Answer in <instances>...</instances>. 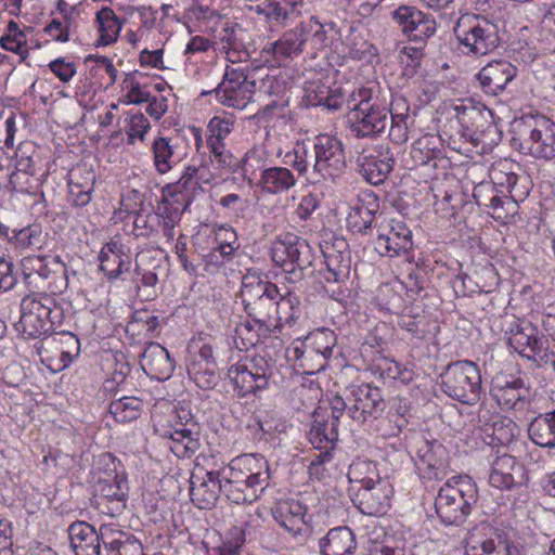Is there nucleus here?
Masks as SVG:
<instances>
[{
  "label": "nucleus",
  "instance_id": "nucleus-1",
  "mask_svg": "<svg viewBox=\"0 0 555 555\" xmlns=\"http://www.w3.org/2000/svg\"><path fill=\"white\" fill-rule=\"evenodd\" d=\"M219 474L223 494L235 504H251L269 486V465L261 454L236 456Z\"/></svg>",
  "mask_w": 555,
  "mask_h": 555
},
{
  "label": "nucleus",
  "instance_id": "nucleus-2",
  "mask_svg": "<svg viewBox=\"0 0 555 555\" xmlns=\"http://www.w3.org/2000/svg\"><path fill=\"white\" fill-rule=\"evenodd\" d=\"M67 532L75 555H142L141 542L113 524L95 530L86 521H75Z\"/></svg>",
  "mask_w": 555,
  "mask_h": 555
},
{
  "label": "nucleus",
  "instance_id": "nucleus-3",
  "mask_svg": "<svg viewBox=\"0 0 555 555\" xmlns=\"http://www.w3.org/2000/svg\"><path fill=\"white\" fill-rule=\"evenodd\" d=\"M348 105L347 124L356 138H376L385 131L391 108L378 92L362 87L352 92Z\"/></svg>",
  "mask_w": 555,
  "mask_h": 555
},
{
  "label": "nucleus",
  "instance_id": "nucleus-4",
  "mask_svg": "<svg viewBox=\"0 0 555 555\" xmlns=\"http://www.w3.org/2000/svg\"><path fill=\"white\" fill-rule=\"evenodd\" d=\"M65 314L55 293L33 292L21 301L20 326L29 338L47 335L59 328Z\"/></svg>",
  "mask_w": 555,
  "mask_h": 555
},
{
  "label": "nucleus",
  "instance_id": "nucleus-5",
  "mask_svg": "<svg viewBox=\"0 0 555 555\" xmlns=\"http://www.w3.org/2000/svg\"><path fill=\"white\" fill-rule=\"evenodd\" d=\"M478 489L467 475L453 476L438 491L435 509L440 520L448 526H461L477 503Z\"/></svg>",
  "mask_w": 555,
  "mask_h": 555
},
{
  "label": "nucleus",
  "instance_id": "nucleus-6",
  "mask_svg": "<svg viewBox=\"0 0 555 555\" xmlns=\"http://www.w3.org/2000/svg\"><path fill=\"white\" fill-rule=\"evenodd\" d=\"M241 299L245 312L258 325V328L270 331L274 324L279 287L262 279L256 271H248L242 278Z\"/></svg>",
  "mask_w": 555,
  "mask_h": 555
},
{
  "label": "nucleus",
  "instance_id": "nucleus-7",
  "mask_svg": "<svg viewBox=\"0 0 555 555\" xmlns=\"http://www.w3.org/2000/svg\"><path fill=\"white\" fill-rule=\"evenodd\" d=\"M453 34L462 52L467 55H486L501 43L498 22L481 14L461 15L453 27Z\"/></svg>",
  "mask_w": 555,
  "mask_h": 555
},
{
  "label": "nucleus",
  "instance_id": "nucleus-8",
  "mask_svg": "<svg viewBox=\"0 0 555 555\" xmlns=\"http://www.w3.org/2000/svg\"><path fill=\"white\" fill-rule=\"evenodd\" d=\"M440 378L442 391L462 404H477L485 392L480 369L470 360L449 363Z\"/></svg>",
  "mask_w": 555,
  "mask_h": 555
},
{
  "label": "nucleus",
  "instance_id": "nucleus-9",
  "mask_svg": "<svg viewBox=\"0 0 555 555\" xmlns=\"http://www.w3.org/2000/svg\"><path fill=\"white\" fill-rule=\"evenodd\" d=\"M519 147L533 158L555 157V122L542 114L524 115L517 122Z\"/></svg>",
  "mask_w": 555,
  "mask_h": 555
},
{
  "label": "nucleus",
  "instance_id": "nucleus-10",
  "mask_svg": "<svg viewBox=\"0 0 555 555\" xmlns=\"http://www.w3.org/2000/svg\"><path fill=\"white\" fill-rule=\"evenodd\" d=\"M271 259L286 275V280L296 283L305 278V271L314 261L313 248L296 235L286 234L272 243Z\"/></svg>",
  "mask_w": 555,
  "mask_h": 555
},
{
  "label": "nucleus",
  "instance_id": "nucleus-11",
  "mask_svg": "<svg viewBox=\"0 0 555 555\" xmlns=\"http://www.w3.org/2000/svg\"><path fill=\"white\" fill-rule=\"evenodd\" d=\"M255 90L256 80L247 67L228 65L219 85L211 91H203L201 95L215 93L221 105L244 109L253 100Z\"/></svg>",
  "mask_w": 555,
  "mask_h": 555
},
{
  "label": "nucleus",
  "instance_id": "nucleus-12",
  "mask_svg": "<svg viewBox=\"0 0 555 555\" xmlns=\"http://www.w3.org/2000/svg\"><path fill=\"white\" fill-rule=\"evenodd\" d=\"M467 555H520L513 530L493 528L488 522H480L466 535Z\"/></svg>",
  "mask_w": 555,
  "mask_h": 555
},
{
  "label": "nucleus",
  "instance_id": "nucleus-13",
  "mask_svg": "<svg viewBox=\"0 0 555 555\" xmlns=\"http://www.w3.org/2000/svg\"><path fill=\"white\" fill-rule=\"evenodd\" d=\"M314 163L312 175L319 179L335 181L347 168L344 143L333 134L321 133L313 139Z\"/></svg>",
  "mask_w": 555,
  "mask_h": 555
},
{
  "label": "nucleus",
  "instance_id": "nucleus-14",
  "mask_svg": "<svg viewBox=\"0 0 555 555\" xmlns=\"http://www.w3.org/2000/svg\"><path fill=\"white\" fill-rule=\"evenodd\" d=\"M477 424L483 434L485 443L500 452L508 448L519 434V428L512 418L493 412L485 403H481L477 411Z\"/></svg>",
  "mask_w": 555,
  "mask_h": 555
},
{
  "label": "nucleus",
  "instance_id": "nucleus-15",
  "mask_svg": "<svg viewBox=\"0 0 555 555\" xmlns=\"http://www.w3.org/2000/svg\"><path fill=\"white\" fill-rule=\"evenodd\" d=\"M375 249L382 256L396 257L412 248V231L404 221L383 218L375 223Z\"/></svg>",
  "mask_w": 555,
  "mask_h": 555
},
{
  "label": "nucleus",
  "instance_id": "nucleus-16",
  "mask_svg": "<svg viewBox=\"0 0 555 555\" xmlns=\"http://www.w3.org/2000/svg\"><path fill=\"white\" fill-rule=\"evenodd\" d=\"M455 117L460 124L461 137L478 146L492 127V113L483 105H475L473 101L454 105Z\"/></svg>",
  "mask_w": 555,
  "mask_h": 555
},
{
  "label": "nucleus",
  "instance_id": "nucleus-17",
  "mask_svg": "<svg viewBox=\"0 0 555 555\" xmlns=\"http://www.w3.org/2000/svg\"><path fill=\"white\" fill-rule=\"evenodd\" d=\"M349 402V420L364 424L377 418L385 409L382 391L370 384L352 385L347 396Z\"/></svg>",
  "mask_w": 555,
  "mask_h": 555
},
{
  "label": "nucleus",
  "instance_id": "nucleus-18",
  "mask_svg": "<svg viewBox=\"0 0 555 555\" xmlns=\"http://www.w3.org/2000/svg\"><path fill=\"white\" fill-rule=\"evenodd\" d=\"M358 165L361 176L371 184H382L395 165L393 153L388 146L375 145L365 149L358 156Z\"/></svg>",
  "mask_w": 555,
  "mask_h": 555
},
{
  "label": "nucleus",
  "instance_id": "nucleus-19",
  "mask_svg": "<svg viewBox=\"0 0 555 555\" xmlns=\"http://www.w3.org/2000/svg\"><path fill=\"white\" fill-rule=\"evenodd\" d=\"M392 487L389 480L382 478L374 485L357 488L351 500L359 511L369 516H382L390 507Z\"/></svg>",
  "mask_w": 555,
  "mask_h": 555
},
{
  "label": "nucleus",
  "instance_id": "nucleus-20",
  "mask_svg": "<svg viewBox=\"0 0 555 555\" xmlns=\"http://www.w3.org/2000/svg\"><path fill=\"white\" fill-rule=\"evenodd\" d=\"M22 272L25 282L30 285L36 276L49 280L50 286L59 288L57 280L67 285L66 266L59 256H28L22 259Z\"/></svg>",
  "mask_w": 555,
  "mask_h": 555
},
{
  "label": "nucleus",
  "instance_id": "nucleus-21",
  "mask_svg": "<svg viewBox=\"0 0 555 555\" xmlns=\"http://www.w3.org/2000/svg\"><path fill=\"white\" fill-rule=\"evenodd\" d=\"M490 395L502 409L524 410L530 392L521 378L501 374L492 379Z\"/></svg>",
  "mask_w": 555,
  "mask_h": 555
},
{
  "label": "nucleus",
  "instance_id": "nucleus-22",
  "mask_svg": "<svg viewBox=\"0 0 555 555\" xmlns=\"http://www.w3.org/2000/svg\"><path fill=\"white\" fill-rule=\"evenodd\" d=\"M380 204L376 194L363 192L358 196V203L350 208L347 216L348 228L357 234L372 235L376 230L375 223L380 222Z\"/></svg>",
  "mask_w": 555,
  "mask_h": 555
},
{
  "label": "nucleus",
  "instance_id": "nucleus-23",
  "mask_svg": "<svg viewBox=\"0 0 555 555\" xmlns=\"http://www.w3.org/2000/svg\"><path fill=\"white\" fill-rule=\"evenodd\" d=\"M274 520L297 542L302 543L309 532L307 507L297 500L279 501L271 509Z\"/></svg>",
  "mask_w": 555,
  "mask_h": 555
},
{
  "label": "nucleus",
  "instance_id": "nucleus-24",
  "mask_svg": "<svg viewBox=\"0 0 555 555\" xmlns=\"http://www.w3.org/2000/svg\"><path fill=\"white\" fill-rule=\"evenodd\" d=\"M302 0H258L244 2L247 12L256 14L269 24L285 26L294 16L301 14Z\"/></svg>",
  "mask_w": 555,
  "mask_h": 555
},
{
  "label": "nucleus",
  "instance_id": "nucleus-25",
  "mask_svg": "<svg viewBox=\"0 0 555 555\" xmlns=\"http://www.w3.org/2000/svg\"><path fill=\"white\" fill-rule=\"evenodd\" d=\"M186 422L173 420V424L164 433L170 440L169 449L178 457H191L199 448V428L194 417Z\"/></svg>",
  "mask_w": 555,
  "mask_h": 555
},
{
  "label": "nucleus",
  "instance_id": "nucleus-26",
  "mask_svg": "<svg viewBox=\"0 0 555 555\" xmlns=\"http://www.w3.org/2000/svg\"><path fill=\"white\" fill-rule=\"evenodd\" d=\"M517 76V67L507 60H493L477 74L482 91L488 95H498Z\"/></svg>",
  "mask_w": 555,
  "mask_h": 555
},
{
  "label": "nucleus",
  "instance_id": "nucleus-27",
  "mask_svg": "<svg viewBox=\"0 0 555 555\" xmlns=\"http://www.w3.org/2000/svg\"><path fill=\"white\" fill-rule=\"evenodd\" d=\"M524 479V467L516 459L506 452L495 451V459L491 463L489 483L499 490H509L520 485Z\"/></svg>",
  "mask_w": 555,
  "mask_h": 555
},
{
  "label": "nucleus",
  "instance_id": "nucleus-28",
  "mask_svg": "<svg viewBox=\"0 0 555 555\" xmlns=\"http://www.w3.org/2000/svg\"><path fill=\"white\" fill-rule=\"evenodd\" d=\"M248 38L247 30L240 24L224 23L217 35V49L225 54L229 62L241 63L249 56L246 47Z\"/></svg>",
  "mask_w": 555,
  "mask_h": 555
},
{
  "label": "nucleus",
  "instance_id": "nucleus-29",
  "mask_svg": "<svg viewBox=\"0 0 555 555\" xmlns=\"http://www.w3.org/2000/svg\"><path fill=\"white\" fill-rule=\"evenodd\" d=\"M326 269L321 272L326 283L340 284L349 279L351 269L350 251L347 244L340 241L337 245H326L322 248Z\"/></svg>",
  "mask_w": 555,
  "mask_h": 555
},
{
  "label": "nucleus",
  "instance_id": "nucleus-30",
  "mask_svg": "<svg viewBox=\"0 0 555 555\" xmlns=\"http://www.w3.org/2000/svg\"><path fill=\"white\" fill-rule=\"evenodd\" d=\"M175 365L168 350L158 343H150L141 356V367L151 378L157 380L168 379Z\"/></svg>",
  "mask_w": 555,
  "mask_h": 555
},
{
  "label": "nucleus",
  "instance_id": "nucleus-31",
  "mask_svg": "<svg viewBox=\"0 0 555 555\" xmlns=\"http://www.w3.org/2000/svg\"><path fill=\"white\" fill-rule=\"evenodd\" d=\"M221 492L223 493V487L219 470L207 472L204 478L191 479L190 496L194 505L201 509L215 506Z\"/></svg>",
  "mask_w": 555,
  "mask_h": 555
},
{
  "label": "nucleus",
  "instance_id": "nucleus-32",
  "mask_svg": "<svg viewBox=\"0 0 555 555\" xmlns=\"http://www.w3.org/2000/svg\"><path fill=\"white\" fill-rule=\"evenodd\" d=\"M321 555H353L357 540L353 531L347 526L332 528L319 540Z\"/></svg>",
  "mask_w": 555,
  "mask_h": 555
},
{
  "label": "nucleus",
  "instance_id": "nucleus-33",
  "mask_svg": "<svg viewBox=\"0 0 555 555\" xmlns=\"http://www.w3.org/2000/svg\"><path fill=\"white\" fill-rule=\"evenodd\" d=\"M127 493L121 481L100 480L96 505L103 514L116 517L126 507Z\"/></svg>",
  "mask_w": 555,
  "mask_h": 555
},
{
  "label": "nucleus",
  "instance_id": "nucleus-34",
  "mask_svg": "<svg viewBox=\"0 0 555 555\" xmlns=\"http://www.w3.org/2000/svg\"><path fill=\"white\" fill-rule=\"evenodd\" d=\"M307 29L306 24L300 22L294 28L284 31L276 41L271 43L270 50L273 51L274 56L293 60L300 55L307 43Z\"/></svg>",
  "mask_w": 555,
  "mask_h": 555
},
{
  "label": "nucleus",
  "instance_id": "nucleus-35",
  "mask_svg": "<svg viewBox=\"0 0 555 555\" xmlns=\"http://www.w3.org/2000/svg\"><path fill=\"white\" fill-rule=\"evenodd\" d=\"M296 184L297 177L285 166H270L261 170L259 185L267 194H282L288 192Z\"/></svg>",
  "mask_w": 555,
  "mask_h": 555
},
{
  "label": "nucleus",
  "instance_id": "nucleus-36",
  "mask_svg": "<svg viewBox=\"0 0 555 555\" xmlns=\"http://www.w3.org/2000/svg\"><path fill=\"white\" fill-rule=\"evenodd\" d=\"M410 107L404 99H396L390 109L389 139L395 144H403L409 140L410 129L414 124V117L410 115Z\"/></svg>",
  "mask_w": 555,
  "mask_h": 555
},
{
  "label": "nucleus",
  "instance_id": "nucleus-37",
  "mask_svg": "<svg viewBox=\"0 0 555 555\" xmlns=\"http://www.w3.org/2000/svg\"><path fill=\"white\" fill-rule=\"evenodd\" d=\"M440 138L436 135H424L416 140L411 150V157L415 166L438 167V163L444 160L443 151L439 146Z\"/></svg>",
  "mask_w": 555,
  "mask_h": 555
},
{
  "label": "nucleus",
  "instance_id": "nucleus-38",
  "mask_svg": "<svg viewBox=\"0 0 555 555\" xmlns=\"http://www.w3.org/2000/svg\"><path fill=\"white\" fill-rule=\"evenodd\" d=\"M531 441L542 448H555V410L539 414L529 424Z\"/></svg>",
  "mask_w": 555,
  "mask_h": 555
},
{
  "label": "nucleus",
  "instance_id": "nucleus-39",
  "mask_svg": "<svg viewBox=\"0 0 555 555\" xmlns=\"http://www.w3.org/2000/svg\"><path fill=\"white\" fill-rule=\"evenodd\" d=\"M177 142L171 138L157 137L152 143L153 163L158 173L165 175L180 160L176 153Z\"/></svg>",
  "mask_w": 555,
  "mask_h": 555
},
{
  "label": "nucleus",
  "instance_id": "nucleus-40",
  "mask_svg": "<svg viewBox=\"0 0 555 555\" xmlns=\"http://www.w3.org/2000/svg\"><path fill=\"white\" fill-rule=\"evenodd\" d=\"M313 421L309 430V441L315 450L334 448L338 439V430L332 427L319 409L313 412Z\"/></svg>",
  "mask_w": 555,
  "mask_h": 555
},
{
  "label": "nucleus",
  "instance_id": "nucleus-41",
  "mask_svg": "<svg viewBox=\"0 0 555 555\" xmlns=\"http://www.w3.org/2000/svg\"><path fill=\"white\" fill-rule=\"evenodd\" d=\"M347 477L351 483V493L356 492L357 488H365L382 479L377 464L361 459H357L350 464Z\"/></svg>",
  "mask_w": 555,
  "mask_h": 555
},
{
  "label": "nucleus",
  "instance_id": "nucleus-42",
  "mask_svg": "<svg viewBox=\"0 0 555 555\" xmlns=\"http://www.w3.org/2000/svg\"><path fill=\"white\" fill-rule=\"evenodd\" d=\"M227 377L233 384L234 390L241 398L250 393L256 395L258 391L264 389L244 363L231 365L228 369Z\"/></svg>",
  "mask_w": 555,
  "mask_h": 555
},
{
  "label": "nucleus",
  "instance_id": "nucleus-43",
  "mask_svg": "<svg viewBox=\"0 0 555 555\" xmlns=\"http://www.w3.org/2000/svg\"><path fill=\"white\" fill-rule=\"evenodd\" d=\"M96 23L99 24L100 37L96 46H109L114 43L121 30V22L111 8H102L96 13Z\"/></svg>",
  "mask_w": 555,
  "mask_h": 555
},
{
  "label": "nucleus",
  "instance_id": "nucleus-44",
  "mask_svg": "<svg viewBox=\"0 0 555 555\" xmlns=\"http://www.w3.org/2000/svg\"><path fill=\"white\" fill-rule=\"evenodd\" d=\"M80 171L77 170L70 173L68 181L69 197L76 207H83L91 202V194L95 183V175L92 170H85L86 177L83 183H80L77 177Z\"/></svg>",
  "mask_w": 555,
  "mask_h": 555
},
{
  "label": "nucleus",
  "instance_id": "nucleus-45",
  "mask_svg": "<svg viewBox=\"0 0 555 555\" xmlns=\"http://www.w3.org/2000/svg\"><path fill=\"white\" fill-rule=\"evenodd\" d=\"M520 356L540 366L547 364L551 361V357L555 356V352L550 348L548 338L540 334L538 328L533 326V333L530 335L526 350Z\"/></svg>",
  "mask_w": 555,
  "mask_h": 555
},
{
  "label": "nucleus",
  "instance_id": "nucleus-46",
  "mask_svg": "<svg viewBox=\"0 0 555 555\" xmlns=\"http://www.w3.org/2000/svg\"><path fill=\"white\" fill-rule=\"evenodd\" d=\"M276 313L274 315V324L273 328H278L283 326L284 324H293L295 323L299 315V300L297 296L293 295L291 292H286L285 294H281L279 292V299L275 301Z\"/></svg>",
  "mask_w": 555,
  "mask_h": 555
},
{
  "label": "nucleus",
  "instance_id": "nucleus-47",
  "mask_svg": "<svg viewBox=\"0 0 555 555\" xmlns=\"http://www.w3.org/2000/svg\"><path fill=\"white\" fill-rule=\"evenodd\" d=\"M143 410V401L133 396H126L109 403V413L118 423L138 420Z\"/></svg>",
  "mask_w": 555,
  "mask_h": 555
},
{
  "label": "nucleus",
  "instance_id": "nucleus-48",
  "mask_svg": "<svg viewBox=\"0 0 555 555\" xmlns=\"http://www.w3.org/2000/svg\"><path fill=\"white\" fill-rule=\"evenodd\" d=\"M12 246L16 250L39 249L44 243L40 224L34 223L22 229L12 230Z\"/></svg>",
  "mask_w": 555,
  "mask_h": 555
},
{
  "label": "nucleus",
  "instance_id": "nucleus-49",
  "mask_svg": "<svg viewBox=\"0 0 555 555\" xmlns=\"http://www.w3.org/2000/svg\"><path fill=\"white\" fill-rule=\"evenodd\" d=\"M437 31L436 18L422 10L414 17V23L408 28L404 36L413 42L425 43Z\"/></svg>",
  "mask_w": 555,
  "mask_h": 555
},
{
  "label": "nucleus",
  "instance_id": "nucleus-50",
  "mask_svg": "<svg viewBox=\"0 0 555 555\" xmlns=\"http://www.w3.org/2000/svg\"><path fill=\"white\" fill-rule=\"evenodd\" d=\"M308 147L304 141H297L291 151L282 155V151L278 152V156H282V164L285 167H292L298 176H305L309 169Z\"/></svg>",
  "mask_w": 555,
  "mask_h": 555
},
{
  "label": "nucleus",
  "instance_id": "nucleus-51",
  "mask_svg": "<svg viewBox=\"0 0 555 555\" xmlns=\"http://www.w3.org/2000/svg\"><path fill=\"white\" fill-rule=\"evenodd\" d=\"M132 215L134 216L132 233L135 237H151L158 233L159 217L154 211L141 208Z\"/></svg>",
  "mask_w": 555,
  "mask_h": 555
},
{
  "label": "nucleus",
  "instance_id": "nucleus-52",
  "mask_svg": "<svg viewBox=\"0 0 555 555\" xmlns=\"http://www.w3.org/2000/svg\"><path fill=\"white\" fill-rule=\"evenodd\" d=\"M188 374L197 387L205 390L214 389L220 380L217 365L188 364Z\"/></svg>",
  "mask_w": 555,
  "mask_h": 555
},
{
  "label": "nucleus",
  "instance_id": "nucleus-53",
  "mask_svg": "<svg viewBox=\"0 0 555 555\" xmlns=\"http://www.w3.org/2000/svg\"><path fill=\"white\" fill-rule=\"evenodd\" d=\"M533 325L530 322L513 321L506 331L508 345L519 354L526 350Z\"/></svg>",
  "mask_w": 555,
  "mask_h": 555
},
{
  "label": "nucleus",
  "instance_id": "nucleus-54",
  "mask_svg": "<svg viewBox=\"0 0 555 555\" xmlns=\"http://www.w3.org/2000/svg\"><path fill=\"white\" fill-rule=\"evenodd\" d=\"M310 341L309 353L315 352L323 357L324 360L330 359L333 356V349L336 345V337L331 330H321L313 333L308 337Z\"/></svg>",
  "mask_w": 555,
  "mask_h": 555
},
{
  "label": "nucleus",
  "instance_id": "nucleus-55",
  "mask_svg": "<svg viewBox=\"0 0 555 555\" xmlns=\"http://www.w3.org/2000/svg\"><path fill=\"white\" fill-rule=\"evenodd\" d=\"M436 448L440 446L428 441H423L422 446L416 451L415 464L420 470L434 472L442 466V462L437 457Z\"/></svg>",
  "mask_w": 555,
  "mask_h": 555
},
{
  "label": "nucleus",
  "instance_id": "nucleus-56",
  "mask_svg": "<svg viewBox=\"0 0 555 555\" xmlns=\"http://www.w3.org/2000/svg\"><path fill=\"white\" fill-rule=\"evenodd\" d=\"M258 379L263 388H268L269 380L273 375V361L264 354L254 356L247 363H244Z\"/></svg>",
  "mask_w": 555,
  "mask_h": 555
},
{
  "label": "nucleus",
  "instance_id": "nucleus-57",
  "mask_svg": "<svg viewBox=\"0 0 555 555\" xmlns=\"http://www.w3.org/2000/svg\"><path fill=\"white\" fill-rule=\"evenodd\" d=\"M100 269L108 280L118 279L124 272L130 270V259L117 256L99 255Z\"/></svg>",
  "mask_w": 555,
  "mask_h": 555
},
{
  "label": "nucleus",
  "instance_id": "nucleus-58",
  "mask_svg": "<svg viewBox=\"0 0 555 555\" xmlns=\"http://www.w3.org/2000/svg\"><path fill=\"white\" fill-rule=\"evenodd\" d=\"M207 147L210 152L211 163L216 164L217 168L229 171L236 169L238 159L225 149V143H207Z\"/></svg>",
  "mask_w": 555,
  "mask_h": 555
},
{
  "label": "nucleus",
  "instance_id": "nucleus-59",
  "mask_svg": "<svg viewBox=\"0 0 555 555\" xmlns=\"http://www.w3.org/2000/svg\"><path fill=\"white\" fill-rule=\"evenodd\" d=\"M233 127L232 118L212 117L207 125L209 132L207 143H224V139L232 132Z\"/></svg>",
  "mask_w": 555,
  "mask_h": 555
},
{
  "label": "nucleus",
  "instance_id": "nucleus-60",
  "mask_svg": "<svg viewBox=\"0 0 555 555\" xmlns=\"http://www.w3.org/2000/svg\"><path fill=\"white\" fill-rule=\"evenodd\" d=\"M0 47L7 51L16 53L22 61L28 57V48L26 47V36L23 31L7 34L0 38Z\"/></svg>",
  "mask_w": 555,
  "mask_h": 555
},
{
  "label": "nucleus",
  "instance_id": "nucleus-61",
  "mask_svg": "<svg viewBox=\"0 0 555 555\" xmlns=\"http://www.w3.org/2000/svg\"><path fill=\"white\" fill-rule=\"evenodd\" d=\"M420 11L414 5H399L390 11V20L404 36L408 28L414 23V17Z\"/></svg>",
  "mask_w": 555,
  "mask_h": 555
},
{
  "label": "nucleus",
  "instance_id": "nucleus-62",
  "mask_svg": "<svg viewBox=\"0 0 555 555\" xmlns=\"http://www.w3.org/2000/svg\"><path fill=\"white\" fill-rule=\"evenodd\" d=\"M308 27L307 36L311 33V43L315 49L328 47L334 40L328 37V33L321 27V21L318 16H311L307 22H302Z\"/></svg>",
  "mask_w": 555,
  "mask_h": 555
},
{
  "label": "nucleus",
  "instance_id": "nucleus-63",
  "mask_svg": "<svg viewBox=\"0 0 555 555\" xmlns=\"http://www.w3.org/2000/svg\"><path fill=\"white\" fill-rule=\"evenodd\" d=\"M151 129V125L149 119L144 116L143 113L137 112L130 116L129 127L127 130L128 142L130 144L134 143L135 139L144 141L145 134Z\"/></svg>",
  "mask_w": 555,
  "mask_h": 555
},
{
  "label": "nucleus",
  "instance_id": "nucleus-64",
  "mask_svg": "<svg viewBox=\"0 0 555 555\" xmlns=\"http://www.w3.org/2000/svg\"><path fill=\"white\" fill-rule=\"evenodd\" d=\"M198 172L199 169L197 167L188 166L181 175L180 179L175 183H170L169 185L176 188V190L179 189L195 196L196 191L199 189Z\"/></svg>",
  "mask_w": 555,
  "mask_h": 555
}]
</instances>
